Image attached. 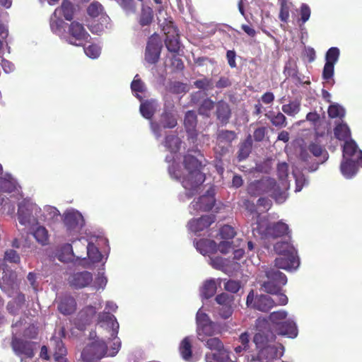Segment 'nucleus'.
I'll use <instances>...</instances> for the list:
<instances>
[{"label":"nucleus","instance_id":"obj_1","mask_svg":"<svg viewBox=\"0 0 362 362\" xmlns=\"http://www.w3.org/2000/svg\"><path fill=\"white\" fill-rule=\"evenodd\" d=\"M204 160V155L198 149L188 150L183 157L182 164L188 174L182 177L181 183L189 191L188 197H192L206 179L205 174L202 172Z\"/></svg>","mask_w":362,"mask_h":362},{"label":"nucleus","instance_id":"obj_2","mask_svg":"<svg viewBox=\"0 0 362 362\" xmlns=\"http://www.w3.org/2000/svg\"><path fill=\"white\" fill-rule=\"evenodd\" d=\"M247 193L252 197L268 194L277 204H282L287 197L286 192L281 189L275 179L270 177H264L252 182L247 186Z\"/></svg>","mask_w":362,"mask_h":362},{"label":"nucleus","instance_id":"obj_3","mask_svg":"<svg viewBox=\"0 0 362 362\" xmlns=\"http://www.w3.org/2000/svg\"><path fill=\"white\" fill-rule=\"evenodd\" d=\"M265 276L267 280L264 281L262 284L264 291L277 296V303H276V305H287L288 302V296L284 294V293H281L282 287L287 282V278L284 273L276 269V268H269L265 271Z\"/></svg>","mask_w":362,"mask_h":362},{"label":"nucleus","instance_id":"obj_4","mask_svg":"<svg viewBox=\"0 0 362 362\" xmlns=\"http://www.w3.org/2000/svg\"><path fill=\"white\" fill-rule=\"evenodd\" d=\"M257 332L253 336V342L258 351L257 357L262 359V350L264 349L268 343L275 341L276 337L272 331L270 326L266 320H258L257 322Z\"/></svg>","mask_w":362,"mask_h":362},{"label":"nucleus","instance_id":"obj_5","mask_svg":"<svg viewBox=\"0 0 362 362\" xmlns=\"http://www.w3.org/2000/svg\"><path fill=\"white\" fill-rule=\"evenodd\" d=\"M11 346L16 355L25 360V358H33L37 349V342L28 341V339H22L16 336H13L11 340Z\"/></svg>","mask_w":362,"mask_h":362},{"label":"nucleus","instance_id":"obj_6","mask_svg":"<svg viewBox=\"0 0 362 362\" xmlns=\"http://www.w3.org/2000/svg\"><path fill=\"white\" fill-rule=\"evenodd\" d=\"M108 346L103 339H95L94 341L88 344L81 351V358L84 361L91 362L95 360L101 359L107 354Z\"/></svg>","mask_w":362,"mask_h":362},{"label":"nucleus","instance_id":"obj_7","mask_svg":"<svg viewBox=\"0 0 362 362\" xmlns=\"http://www.w3.org/2000/svg\"><path fill=\"white\" fill-rule=\"evenodd\" d=\"M246 305L255 308V310H260V312H269L276 304L270 296L266 294L255 296L254 291L252 290L247 294Z\"/></svg>","mask_w":362,"mask_h":362},{"label":"nucleus","instance_id":"obj_8","mask_svg":"<svg viewBox=\"0 0 362 362\" xmlns=\"http://www.w3.org/2000/svg\"><path fill=\"white\" fill-rule=\"evenodd\" d=\"M163 48V42L158 34L154 33L149 37L145 49L144 58L148 64L158 62Z\"/></svg>","mask_w":362,"mask_h":362},{"label":"nucleus","instance_id":"obj_9","mask_svg":"<svg viewBox=\"0 0 362 362\" xmlns=\"http://www.w3.org/2000/svg\"><path fill=\"white\" fill-rule=\"evenodd\" d=\"M197 332L199 339L204 341L206 337H212L216 333V324L206 313H197Z\"/></svg>","mask_w":362,"mask_h":362},{"label":"nucleus","instance_id":"obj_10","mask_svg":"<svg viewBox=\"0 0 362 362\" xmlns=\"http://www.w3.org/2000/svg\"><path fill=\"white\" fill-rule=\"evenodd\" d=\"M68 33L72 38L70 40V43L76 46H81L85 42H88L90 39V35L86 31L83 24L78 21L71 22Z\"/></svg>","mask_w":362,"mask_h":362},{"label":"nucleus","instance_id":"obj_11","mask_svg":"<svg viewBox=\"0 0 362 362\" xmlns=\"http://www.w3.org/2000/svg\"><path fill=\"white\" fill-rule=\"evenodd\" d=\"M191 103L199 104L197 112L199 114L209 117L212 109L215 107V103L210 98H204V93L197 90L191 95Z\"/></svg>","mask_w":362,"mask_h":362},{"label":"nucleus","instance_id":"obj_12","mask_svg":"<svg viewBox=\"0 0 362 362\" xmlns=\"http://www.w3.org/2000/svg\"><path fill=\"white\" fill-rule=\"evenodd\" d=\"M299 265V258L297 255V251L293 247V251H290L284 255L276 257L274 260V266L278 269L284 270H292L298 268Z\"/></svg>","mask_w":362,"mask_h":362},{"label":"nucleus","instance_id":"obj_13","mask_svg":"<svg viewBox=\"0 0 362 362\" xmlns=\"http://www.w3.org/2000/svg\"><path fill=\"white\" fill-rule=\"evenodd\" d=\"M37 209L35 204L29 199H23L18 205V219L21 224L27 226L30 223L34 210Z\"/></svg>","mask_w":362,"mask_h":362},{"label":"nucleus","instance_id":"obj_14","mask_svg":"<svg viewBox=\"0 0 362 362\" xmlns=\"http://www.w3.org/2000/svg\"><path fill=\"white\" fill-rule=\"evenodd\" d=\"M76 249L80 248L82 253L86 252V255L92 262H100L103 255L94 243H88L86 238H81L75 243Z\"/></svg>","mask_w":362,"mask_h":362},{"label":"nucleus","instance_id":"obj_15","mask_svg":"<svg viewBox=\"0 0 362 362\" xmlns=\"http://www.w3.org/2000/svg\"><path fill=\"white\" fill-rule=\"evenodd\" d=\"M64 223L66 229L71 233V232H80L85 221L81 214L70 211L64 214Z\"/></svg>","mask_w":362,"mask_h":362},{"label":"nucleus","instance_id":"obj_16","mask_svg":"<svg viewBox=\"0 0 362 362\" xmlns=\"http://www.w3.org/2000/svg\"><path fill=\"white\" fill-rule=\"evenodd\" d=\"M93 280V276L89 271H81L75 272L69 278V284L72 288H83L90 285Z\"/></svg>","mask_w":362,"mask_h":362},{"label":"nucleus","instance_id":"obj_17","mask_svg":"<svg viewBox=\"0 0 362 362\" xmlns=\"http://www.w3.org/2000/svg\"><path fill=\"white\" fill-rule=\"evenodd\" d=\"M184 125L187 133L188 140L195 142L197 139V115L194 110H188L185 115Z\"/></svg>","mask_w":362,"mask_h":362},{"label":"nucleus","instance_id":"obj_18","mask_svg":"<svg viewBox=\"0 0 362 362\" xmlns=\"http://www.w3.org/2000/svg\"><path fill=\"white\" fill-rule=\"evenodd\" d=\"M215 111L214 115H216V119L221 125H226L229 123L230 119L232 116V110L230 105L228 103L224 100H218L214 105Z\"/></svg>","mask_w":362,"mask_h":362},{"label":"nucleus","instance_id":"obj_19","mask_svg":"<svg viewBox=\"0 0 362 362\" xmlns=\"http://www.w3.org/2000/svg\"><path fill=\"white\" fill-rule=\"evenodd\" d=\"M215 216L205 215L199 218H192L188 223L189 228L197 233V232L203 231L208 228L215 221Z\"/></svg>","mask_w":362,"mask_h":362},{"label":"nucleus","instance_id":"obj_20","mask_svg":"<svg viewBox=\"0 0 362 362\" xmlns=\"http://www.w3.org/2000/svg\"><path fill=\"white\" fill-rule=\"evenodd\" d=\"M215 197L213 194L209 193L199 197L197 201L192 203L194 209L201 210L202 211H209L215 205Z\"/></svg>","mask_w":362,"mask_h":362},{"label":"nucleus","instance_id":"obj_21","mask_svg":"<svg viewBox=\"0 0 362 362\" xmlns=\"http://www.w3.org/2000/svg\"><path fill=\"white\" fill-rule=\"evenodd\" d=\"M284 352V346L283 344H279L278 346H270L267 344L265 349L262 351V360L266 361H272V360L276 359V358L282 357Z\"/></svg>","mask_w":362,"mask_h":362},{"label":"nucleus","instance_id":"obj_22","mask_svg":"<svg viewBox=\"0 0 362 362\" xmlns=\"http://www.w3.org/2000/svg\"><path fill=\"white\" fill-rule=\"evenodd\" d=\"M196 248L203 255H210L218 251V246L215 240L208 238H202L196 242Z\"/></svg>","mask_w":362,"mask_h":362},{"label":"nucleus","instance_id":"obj_23","mask_svg":"<svg viewBox=\"0 0 362 362\" xmlns=\"http://www.w3.org/2000/svg\"><path fill=\"white\" fill-rule=\"evenodd\" d=\"M58 310L65 315H71L76 310V302L72 296H64L58 304Z\"/></svg>","mask_w":362,"mask_h":362},{"label":"nucleus","instance_id":"obj_24","mask_svg":"<svg viewBox=\"0 0 362 362\" xmlns=\"http://www.w3.org/2000/svg\"><path fill=\"white\" fill-rule=\"evenodd\" d=\"M156 109L157 102L156 100H153V98L144 100V98H142V101L139 106V111L143 117L146 119H152L156 112Z\"/></svg>","mask_w":362,"mask_h":362},{"label":"nucleus","instance_id":"obj_25","mask_svg":"<svg viewBox=\"0 0 362 362\" xmlns=\"http://www.w3.org/2000/svg\"><path fill=\"white\" fill-rule=\"evenodd\" d=\"M266 231L269 236H284L289 231V226L284 223V221H279L276 223H269L266 228Z\"/></svg>","mask_w":362,"mask_h":362},{"label":"nucleus","instance_id":"obj_26","mask_svg":"<svg viewBox=\"0 0 362 362\" xmlns=\"http://www.w3.org/2000/svg\"><path fill=\"white\" fill-rule=\"evenodd\" d=\"M26 321L24 319H21L18 321L14 322L12 327L13 328H21L24 327L22 335L23 337L28 338L29 339H33V338H36L38 334V329L37 326L34 324H29L28 326H25Z\"/></svg>","mask_w":362,"mask_h":362},{"label":"nucleus","instance_id":"obj_27","mask_svg":"<svg viewBox=\"0 0 362 362\" xmlns=\"http://www.w3.org/2000/svg\"><path fill=\"white\" fill-rule=\"evenodd\" d=\"M340 169L344 177L351 179L358 170L357 163L351 158H344L341 162Z\"/></svg>","mask_w":362,"mask_h":362},{"label":"nucleus","instance_id":"obj_28","mask_svg":"<svg viewBox=\"0 0 362 362\" xmlns=\"http://www.w3.org/2000/svg\"><path fill=\"white\" fill-rule=\"evenodd\" d=\"M179 351L182 359L191 361L192 359V341L190 337H185L180 344Z\"/></svg>","mask_w":362,"mask_h":362},{"label":"nucleus","instance_id":"obj_29","mask_svg":"<svg viewBox=\"0 0 362 362\" xmlns=\"http://www.w3.org/2000/svg\"><path fill=\"white\" fill-rule=\"evenodd\" d=\"M252 150V137L251 135H247L246 139L240 143L239 149L238 151V160H243L247 159L248 156L250 155Z\"/></svg>","mask_w":362,"mask_h":362},{"label":"nucleus","instance_id":"obj_30","mask_svg":"<svg viewBox=\"0 0 362 362\" xmlns=\"http://www.w3.org/2000/svg\"><path fill=\"white\" fill-rule=\"evenodd\" d=\"M96 309L93 305H86L78 314V320L83 325H90L96 315Z\"/></svg>","mask_w":362,"mask_h":362},{"label":"nucleus","instance_id":"obj_31","mask_svg":"<svg viewBox=\"0 0 362 362\" xmlns=\"http://www.w3.org/2000/svg\"><path fill=\"white\" fill-rule=\"evenodd\" d=\"M278 334L287 335L289 337H296L298 335L296 324L291 321H284L278 325Z\"/></svg>","mask_w":362,"mask_h":362},{"label":"nucleus","instance_id":"obj_32","mask_svg":"<svg viewBox=\"0 0 362 362\" xmlns=\"http://www.w3.org/2000/svg\"><path fill=\"white\" fill-rule=\"evenodd\" d=\"M56 11H59L68 21H71L74 17L76 8L73 2L70 0H63Z\"/></svg>","mask_w":362,"mask_h":362},{"label":"nucleus","instance_id":"obj_33","mask_svg":"<svg viewBox=\"0 0 362 362\" xmlns=\"http://www.w3.org/2000/svg\"><path fill=\"white\" fill-rule=\"evenodd\" d=\"M165 47L169 52L178 54L180 49V36L178 28L175 29V34H173L165 40Z\"/></svg>","mask_w":362,"mask_h":362},{"label":"nucleus","instance_id":"obj_34","mask_svg":"<svg viewBox=\"0 0 362 362\" xmlns=\"http://www.w3.org/2000/svg\"><path fill=\"white\" fill-rule=\"evenodd\" d=\"M54 343V358L57 362H66L67 359L66 358V349L62 341V339H51V342Z\"/></svg>","mask_w":362,"mask_h":362},{"label":"nucleus","instance_id":"obj_35","mask_svg":"<svg viewBox=\"0 0 362 362\" xmlns=\"http://www.w3.org/2000/svg\"><path fill=\"white\" fill-rule=\"evenodd\" d=\"M278 3L279 4V18L281 22L288 23L293 4L289 0H278Z\"/></svg>","mask_w":362,"mask_h":362},{"label":"nucleus","instance_id":"obj_36","mask_svg":"<svg viewBox=\"0 0 362 362\" xmlns=\"http://www.w3.org/2000/svg\"><path fill=\"white\" fill-rule=\"evenodd\" d=\"M311 13L312 11L308 4H300L297 18V23L300 30H303L305 23L308 21L311 16Z\"/></svg>","mask_w":362,"mask_h":362},{"label":"nucleus","instance_id":"obj_37","mask_svg":"<svg viewBox=\"0 0 362 362\" xmlns=\"http://www.w3.org/2000/svg\"><path fill=\"white\" fill-rule=\"evenodd\" d=\"M265 116L269 119L272 125L278 128L286 127L287 126V118L282 112L266 113Z\"/></svg>","mask_w":362,"mask_h":362},{"label":"nucleus","instance_id":"obj_38","mask_svg":"<svg viewBox=\"0 0 362 362\" xmlns=\"http://www.w3.org/2000/svg\"><path fill=\"white\" fill-rule=\"evenodd\" d=\"M182 140L177 136V135L170 134L167 135L165 138L164 145L170 152H177L180 148Z\"/></svg>","mask_w":362,"mask_h":362},{"label":"nucleus","instance_id":"obj_39","mask_svg":"<svg viewBox=\"0 0 362 362\" xmlns=\"http://www.w3.org/2000/svg\"><path fill=\"white\" fill-rule=\"evenodd\" d=\"M334 134L337 139L346 142L351 137V133L346 123H339L335 126Z\"/></svg>","mask_w":362,"mask_h":362},{"label":"nucleus","instance_id":"obj_40","mask_svg":"<svg viewBox=\"0 0 362 362\" xmlns=\"http://www.w3.org/2000/svg\"><path fill=\"white\" fill-rule=\"evenodd\" d=\"M131 89L134 93L136 98H137L139 101H142V98L139 93H145L146 90V86H145V83L143 82L141 78H140L139 75H136L131 83Z\"/></svg>","mask_w":362,"mask_h":362},{"label":"nucleus","instance_id":"obj_41","mask_svg":"<svg viewBox=\"0 0 362 362\" xmlns=\"http://www.w3.org/2000/svg\"><path fill=\"white\" fill-rule=\"evenodd\" d=\"M160 122L163 128H174L177 124V120L173 112L165 110L161 114Z\"/></svg>","mask_w":362,"mask_h":362},{"label":"nucleus","instance_id":"obj_42","mask_svg":"<svg viewBox=\"0 0 362 362\" xmlns=\"http://www.w3.org/2000/svg\"><path fill=\"white\" fill-rule=\"evenodd\" d=\"M113 320H115L114 315L111 314L109 311L100 313L98 316V322H112V330L111 336L112 337H116L118 333L119 324L117 321L113 322Z\"/></svg>","mask_w":362,"mask_h":362},{"label":"nucleus","instance_id":"obj_43","mask_svg":"<svg viewBox=\"0 0 362 362\" xmlns=\"http://www.w3.org/2000/svg\"><path fill=\"white\" fill-rule=\"evenodd\" d=\"M236 138L237 134L233 130L221 129L217 132L216 139L218 143H225L230 145Z\"/></svg>","mask_w":362,"mask_h":362},{"label":"nucleus","instance_id":"obj_44","mask_svg":"<svg viewBox=\"0 0 362 362\" xmlns=\"http://www.w3.org/2000/svg\"><path fill=\"white\" fill-rule=\"evenodd\" d=\"M153 20V11L150 6L142 7L141 10L140 16L139 18V23L141 26H147L151 24Z\"/></svg>","mask_w":362,"mask_h":362},{"label":"nucleus","instance_id":"obj_45","mask_svg":"<svg viewBox=\"0 0 362 362\" xmlns=\"http://www.w3.org/2000/svg\"><path fill=\"white\" fill-rule=\"evenodd\" d=\"M16 189V181L11 176L0 177V192H12Z\"/></svg>","mask_w":362,"mask_h":362},{"label":"nucleus","instance_id":"obj_46","mask_svg":"<svg viewBox=\"0 0 362 362\" xmlns=\"http://www.w3.org/2000/svg\"><path fill=\"white\" fill-rule=\"evenodd\" d=\"M71 257H76V258L85 259L81 255H76L74 254L73 250V246L71 243H65L61 247L60 252L58 255V259L60 261H65L66 259H71Z\"/></svg>","mask_w":362,"mask_h":362},{"label":"nucleus","instance_id":"obj_47","mask_svg":"<svg viewBox=\"0 0 362 362\" xmlns=\"http://www.w3.org/2000/svg\"><path fill=\"white\" fill-rule=\"evenodd\" d=\"M206 346L211 350H214L216 352H221L223 354H228L226 349L218 337H210L206 340Z\"/></svg>","mask_w":362,"mask_h":362},{"label":"nucleus","instance_id":"obj_48","mask_svg":"<svg viewBox=\"0 0 362 362\" xmlns=\"http://www.w3.org/2000/svg\"><path fill=\"white\" fill-rule=\"evenodd\" d=\"M300 108L301 103L298 100H291L290 103H286V105H283L281 106L283 112L290 116L296 115V114L300 112Z\"/></svg>","mask_w":362,"mask_h":362},{"label":"nucleus","instance_id":"obj_49","mask_svg":"<svg viewBox=\"0 0 362 362\" xmlns=\"http://www.w3.org/2000/svg\"><path fill=\"white\" fill-rule=\"evenodd\" d=\"M158 21L160 25L162 26V30L164 32L165 37H169L171 35L175 34L177 27L175 25L171 17L164 18L163 22H161L160 19H158Z\"/></svg>","mask_w":362,"mask_h":362},{"label":"nucleus","instance_id":"obj_50","mask_svg":"<svg viewBox=\"0 0 362 362\" xmlns=\"http://www.w3.org/2000/svg\"><path fill=\"white\" fill-rule=\"evenodd\" d=\"M217 291V285L214 280H207L202 287V296L205 298H210L215 295Z\"/></svg>","mask_w":362,"mask_h":362},{"label":"nucleus","instance_id":"obj_51","mask_svg":"<svg viewBox=\"0 0 362 362\" xmlns=\"http://www.w3.org/2000/svg\"><path fill=\"white\" fill-rule=\"evenodd\" d=\"M33 236L42 245H46L48 243V232L45 226H37L35 231H33Z\"/></svg>","mask_w":362,"mask_h":362},{"label":"nucleus","instance_id":"obj_52","mask_svg":"<svg viewBox=\"0 0 362 362\" xmlns=\"http://www.w3.org/2000/svg\"><path fill=\"white\" fill-rule=\"evenodd\" d=\"M274 251L279 254V256L284 255L286 253L293 251L294 246L291 245L288 241H278L274 245Z\"/></svg>","mask_w":362,"mask_h":362},{"label":"nucleus","instance_id":"obj_53","mask_svg":"<svg viewBox=\"0 0 362 362\" xmlns=\"http://www.w3.org/2000/svg\"><path fill=\"white\" fill-rule=\"evenodd\" d=\"M308 150L313 154V156H315V157H320V156H322L323 159L322 162H324V160H327L328 158V153L327 151L324 149L320 144H317V143H310L308 146Z\"/></svg>","mask_w":362,"mask_h":362},{"label":"nucleus","instance_id":"obj_54","mask_svg":"<svg viewBox=\"0 0 362 362\" xmlns=\"http://www.w3.org/2000/svg\"><path fill=\"white\" fill-rule=\"evenodd\" d=\"M358 146L354 140L349 139L344 142V145L343 146L342 152L344 158H351L352 156L357 152Z\"/></svg>","mask_w":362,"mask_h":362},{"label":"nucleus","instance_id":"obj_55","mask_svg":"<svg viewBox=\"0 0 362 362\" xmlns=\"http://www.w3.org/2000/svg\"><path fill=\"white\" fill-rule=\"evenodd\" d=\"M104 7L99 1H93L87 8V13L91 17H98L103 13Z\"/></svg>","mask_w":362,"mask_h":362},{"label":"nucleus","instance_id":"obj_56","mask_svg":"<svg viewBox=\"0 0 362 362\" xmlns=\"http://www.w3.org/2000/svg\"><path fill=\"white\" fill-rule=\"evenodd\" d=\"M287 317V312L284 311V310H280L279 311L272 312L269 315V319L271 322L275 324L274 328L278 333V325L279 323H282L280 320H285Z\"/></svg>","mask_w":362,"mask_h":362},{"label":"nucleus","instance_id":"obj_57","mask_svg":"<svg viewBox=\"0 0 362 362\" xmlns=\"http://www.w3.org/2000/svg\"><path fill=\"white\" fill-rule=\"evenodd\" d=\"M194 85L197 88L203 89L204 90H210L214 88V82L211 78L204 76L194 82Z\"/></svg>","mask_w":362,"mask_h":362},{"label":"nucleus","instance_id":"obj_58","mask_svg":"<svg viewBox=\"0 0 362 362\" xmlns=\"http://www.w3.org/2000/svg\"><path fill=\"white\" fill-rule=\"evenodd\" d=\"M236 232L233 226L229 225H224L219 229V235L223 239L228 240L234 238Z\"/></svg>","mask_w":362,"mask_h":362},{"label":"nucleus","instance_id":"obj_59","mask_svg":"<svg viewBox=\"0 0 362 362\" xmlns=\"http://www.w3.org/2000/svg\"><path fill=\"white\" fill-rule=\"evenodd\" d=\"M329 117L331 118L344 117L345 110L339 105H330L327 110Z\"/></svg>","mask_w":362,"mask_h":362},{"label":"nucleus","instance_id":"obj_60","mask_svg":"<svg viewBox=\"0 0 362 362\" xmlns=\"http://www.w3.org/2000/svg\"><path fill=\"white\" fill-rule=\"evenodd\" d=\"M228 358V354H223L221 352H209L205 355L206 362H223Z\"/></svg>","mask_w":362,"mask_h":362},{"label":"nucleus","instance_id":"obj_61","mask_svg":"<svg viewBox=\"0 0 362 362\" xmlns=\"http://www.w3.org/2000/svg\"><path fill=\"white\" fill-rule=\"evenodd\" d=\"M340 56V50L337 47H331L326 52L325 59H327L334 66Z\"/></svg>","mask_w":362,"mask_h":362},{"label":"nucleus","instance_id":"obj_62","mask_svg":"<svg viewBox=\"0 0 362 362\" xmlns=\"http://www.w3.org/2000/svg\"><path fill=\"white\" fill-rule=\"evenodd\" d=\"M233 302H228L225 305H221L218 308V314L221 315L222 318H228L232 315L233 310Z\"/></svg>","mask_w":362,"mask_h":362},{"label":"nucleus","instance_id":"obj_63","mask_svg":"<svg viewBox=\"0 0 362 362\" xmlns=\"http://www.w3.org/2000/svg\"><path fill=\"white\" fill-rule=\"evenodd\" d=\"M334 74V66L331 62H329V61L326 60L322 71L323 79H325V81H329V79H331L332 77H333Z\"/></svg>","mask_w":362,"mask_h":362},{"label":"nucleus","instance_id":"obj_64","mask_svg":"<svg viewBox=\"0 0 362 362\" xmlns=\"http://www.w3.org/2000/svg\"><path fill=\"white\" fill-rule=\"evenodd\" d=\"M84 51L88 57L95 59V57H99L101 49L96 44H91L88 47H85Z\"/></svg>","mask_w":362,"mask_h":362}]
</instances>
